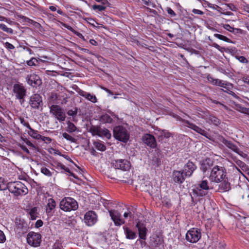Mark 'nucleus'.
Returning a JSON list of instances; mask_svg holds the SVG:
<instances>
[{
	"mask_svg": "<svg viewBox=\"0 0 249 249\" xmlns=\"http://www.w3.org/2000/svg\"><path fill=\"white\" fill-rule=\"evenodd\" d=\"M226 174V169L224 167L215 165L211 170L209 179L212 182L219 183L224 179Z\"/></svg>",
	"mask_w": 249,
	"mask_h": 249,
	"instance_id": "obj_1",
	"label": "nucleus"
},
{
	"mask_svg": "<svg viewBox=\"0 0 249 249\" xmlns=\"http://www.w3.org/2000/svg\"><path fill=\"white\" fill-rule=\"evenodd\" d=\"M7 189L16 196L25 195L28 192L26 186L20 181L12 182L8 183Z\"/></svg>",
	"mask_w": 249,
	"mask_h": 249,
	"instance_id": "obj_2",
	"label": "nucleus"
},
{
	"mask_svg": "<svg viewBox=\"0 0 249 249\" xmlns=\"http://www.w3.org/2000/svg\"><path fill=\"white\" fill-rule=\"evenodd\" d=\"M61 210L65 212H71L77 209L78 205L77 201L73 198L67 197L64 198L59 204Z\"/></svg>",
	"mask_w": 249,
	"mask_h": 249,
	"instance_id": "obj_3",
	"label": "nucleus"
},
{
	"mask_svg": "<svg viewBox=\"0 0 249 249\" xmlns=\"http://www.w3.org/2000/svg\"><path fill=\"white\" fill-rule=\"evenodd\" d=\"M113 136L116 139L124 142H127L129 138L128 131L122 126H117L114 128Z\"/></svg>",
	"mask_w": 249,
	"mask_h": 249,
	"instance_id": "obj_4",
	"label": "nucleus"
},
{
	"mask_svg": "<svg viewBox=\"0 0 249 249\" xmlns=\"http://www.w3.org/2000/svg\"><path fill=\"white\" fill-rule=\"evenodd\" d=\"M50 112L59 122L65 120L66 115L62 108L57 105H52L50 107Z\"/></svg>",
	"mask_w": 249,
	"mask_h": 249,
	"instance_id": "obj_5",
	"label": "nucleus"
},
{
	"mask_svg": "<svg viewBox=\"0 0 249 249\" xmlns=\"http://www.w3.org/2000/svg\"><path fill=\"white\" fill-rule=\"evenodd\" d=\"M201 232L198 229L192 228L186 234V239L190 243H196L201 238Z\"/></svg>",
	"mask_w": 249,
	"mask_h": 249,
	"instance_id": "obj_6",
	"label": "nucleus"
},
{
	"mask_svg": "<svg viewBox=\"0 0 249 249\" xmlns=\"http://www.w3.org/2000/svg\"><path fill=\"white\" fill-rule=\"evenodd\" d=\"M210 189L208 181L207 179H204L201 181L198 185V187L194 190V192L197 196H203L208 194V191Z\"/></svg>",
	"mask_w": 249,
	"mask_h": 249,
	"instance_id": "obj_7",
	"label": "nucleus"
},
{
	"mask_svg": "<svg viewBox=\"0 0 249 249\" xmlns=\"http://www.w3.org/2000/svg\"><path fill=\"white\" fill-rule=\"evenodd\" d=\"M41 236L40 234L34 232H30L27 236V242L31 246L38 247L41 242Z\"/></svg>",
	"mask_w": 249,
	"mask_h": 249,
	"instance_id": "obj_8",
	"label": "nucleus"
},
{
	"mask_svg": "<svg viewBox=\"0 0 249 249\" xmlns=\"http://www.w3.org/2000/svg\"><path fill=\"white\" fill-rule=\"evenodd\" d=\"M13 91L17 99L20 101L21 104L24 102V97L26 96V90L24 87L20 84H15L13 87Z\"/></svg>",
	"mask_w": 249,
	"mask_h": 249,
	"instance_id": "obj_9",
	"label": "nucleus"
},
{
	"mask_svg": "<svg viewBox=\"0 0 249 249\" xmlns=\"http://www.w3.org/2000/svg\"><path fill=\"white\" fill-rule=\"evenodd\" d=\"M93 135H98L100 137H105L107 139L111 137V134L109 131L106 128H102L100 127L92 126L89 129Z\"/></svg>",
	"mask_w": 249,
	"mask_h": 249,
	"instance_id": "obj_10",
	"label": "nucleus"
},
{
	"mask_svg": "<svg viewBox=\"0 0 249 249\" xmlns=\"http://www.w3.org/2000/svg\"><path fill=\"white\" fill-rule=\"evenodd\" d=\"M111 164L116 169L124 171L128 170L130 168V163L129 161L125 159H119L112 160Z\"/></svg>",
	"mask_w": 249,
	"mask_h": 249,
	"instance_id": "obj_11",
	"label": "nucleus"
},
{
	"mask_svg": "<svg viewBox=\"0 0 249 249\" xmlns=\"http://www.w3.org/2000/svg\"><path fill=\"white\" fill-rule=\"evenodd\" d=\"M84 221L88 226H92L94 225L97 221V215L94 211H88L85 214Z\"/></svg>",
	"mask_w": 249,
	"mask_h": 249,
	"instance_id": "obj_12",
	"label": "nucleus"
},
{
	"mask_svg": "<svg viewBox=\"0 0 249 249\" xmlns=\"http://www.w3.org/2000/svg\"><path fill=\"white\" fill-rule=\"evenodd\" d=\"M29 104L32 107L39 109L43 105L42 98L39 94H35L30 97Z\"/></svg>",
	"mask_w": 249,
	"mask_h": 249,
	"instance_id": "obj_13",
	"label": "nucleus"
},
{
	"mask_svg": "<svg viewBox=\"0 0 249 249\" xmlns=\"http://www.w3.org/2000/svg\"><path fill=\"white\" fill-rule=\"evenodd\" d=\"M109 213L116 226H120L124 223V220L121 218V213L117 211L111 210L109 211Z\"/></svg>",
	"mask_w": 249,
	"mask_h": 249,
	"instance_id": "obj_14",
	"label": "nucleus"
},
{
	"mask_svg": "<svg viewBox=\"0 0 249 249\" xmlns=\"http://www.w3.org/2000/svg\"><path fill=\"white\" fill-rule=\"evenodd\" d=\"M196 168V166L189 161L184 166L183 173L186 177H190Z\"/></svg>",
	"mask_w": 249,
	"mask_h": 249,
	"instance_id": "obj_15",
	"label": "nucleus"
},
{
	"mask_svg": "<svg viewBox=\"0 0 249 249\" xmlns=\"http://www.w3.org/2000/svg\"><path fill=\"white\" fill-rule=\"evenodd\" d=\"M142 141L144 143L152 148L156 146V142L154 136L150 134H146L143 136Z\"/></svg>",
	"mask_w": 249,
	"mask_h": 249,
	"instance_id": "obj_16",
	"label": "nucleus"
},
{
	"mask_svg": "<svg viewBox=\"0 0 249 249\" xmlns=\"http://www.w3.org/2000/svg\"><path fill=\"white\" fill-rule=\"evenodd\" d=\"M26 79L28 84L32 86L39 85L41 84V80L39 77L35 74L28 75Z\"/></svg>",
	"mask_w": 249,
	"mask_h": 249,
	"instance_id": "obj_17",
	"label": "nucleus"
},
{
	"mask_svg": "<svg viewBox=\"0 0 249 249\" xmlns=\"http://www.w3.org/2000/svg\"><path fill=\"white\" fill-rule=\"evenodd\" d=\"M186 126L191 129L194 130L198 133L208 138V133L204 129L196 126L195 124L190 123L189 121H186Z\"/></svg>",
	"mask_w": 249,
	"mask_h": 249,
	"instance_id": "obj_18",
	"label": "nucleus"
},
{
	"mask_svg": "<svg viewBox=\"0 0 249 249\" xmlns=\"http://www.w3.org/2000/svg\"><path fill=\"white\" fill-rule=\"evenodd\" d=\"M213 165V162L210 159H206L201 162L200 169L203 173L210 169Z\"/></svg>",
	"mask_w": 249,
	"mask_h": 249,
	"instance_id": "obj_19",
	"label": "nucleus"
},
{
	"mask_svg": "<svg viewBox=\"0 0 249 249\" xmlns=\"http://www.w3.org/2000/svg\"><path fill=\"white\" fill-rule=\"evenodd\" d=\"M78 93L80 95L85 97L86 99L92 103H95L97 101V99L95 95L91 94L90 93L84 91L81 89L78 91Z\"/></svg>",
	"mask_w": 249,
	"mask_h": 249,
	"instance_id": "obj_20",
	"label": "nucleus"
},
{
	"mask_svg": "<svg viewBox=\"0 0 249 249\" xmlns=\"http://www.w3.org/2000/svg\"><path fill=\"white\" fill-rule=\"evenodd\" d=\"M183 172L175 171L173 172V177L174 181L178 183H181L184 180V178L183 175Z\"/></svg>",
	"mask_w": 249,
	"mask_h": 249,
	"instance_id": "obj_21",
	"label": "nucleus"
},
{
	"mask_svg": "<svg viewBox=\"0 0 249 249\" xmlns=\"http://www.w3.org/2000/svg\"><path fill=\"white\" fill-rule=\"evenodd\" d=\"M136 227L138 229L139 235L140 238L142 239H145L146 235V229L140 223H138L136 225Z\"/></svg>",
	"mask_w": 249,
	"mask_h": 249,
	"instance_id": "obj_22",
	"label": "nucleus"
},
{
	"mask_svg": "<svg viewBox=\"0 0 249 249\" xmlns=\"http://www.w3.org/2000/svg\"><path fill=\"white\" fill-rule=\"evenodd\" d=\"M222 142L228 147L237 153H239V149L238 148L232 143L231 141H228L225 139H223L222 140Z\"/></svg>",
	"mask_w": 249,
	"mask_h": 249,
	"instance_id": "obj_23",
	"label": "nucleus"
},
{
	"mask_svg": "<svg viewBox=\"0 0 249 249\" xmlns=\"http://www.w3.org/2000/svg\"><path fill=\"white\" fill-rule=\"evenodd\" d=\"M219 185V189L223 192H227L231 189L230 183L226 180H224Z\"/></svg>",
	"mask_w": 249,
	"mask_h": 249,
	"instance_id": "obj_24",
	"label": "nucleus"
},
{
	"mask_svg": "<svg viewBox=\"0 0 249 249\" xmlns=\"http://www.w3.org/2000/svg\"><path fill=\"white\" fill-rule=\"evenodd\" d=\"M205 119L208 123L213 124L215 125H218V124L220 123L219 120L215 116L212 115H210L206 117Z\"/></svg>",
	"mask_w": 249,
	"mask_h": 249,
	"instance_id": "obj_25",
	"label": "nucleus"
},
{
	"mask_svg": "<svg viewBox=\"0 0 249 249\" xmlns=\"http://www.w3.org/2000/svg\"><path fill=\"white\" fill-rule=\"evenodd\" d=\"M126 238L128 239H134L136 237V233L128 228L124 227Z\"/></svg>",
	"mask_w": 249,
	"mask_h": 249,
	"instance_id": "obj_26",
	"label": "nucleus"
},
{
	"mask_svg": "<svg viewBox=\"0 0 249 249\" xmlns=\"http://www.w3.org/2000/svg\"><path fill=\"white\" fill-rule=\"evenodd\" d=\"M56 206V202L55 200L53 198H49L48 200V203L47 204L46 213H50L51 211L54 209Z\"/></svg>",
	"mask_w": 249,
	"mask_h": 249,
	"instance_id": "obj_27",
	"label": "nucleus"
},
{
	"mask_svg": "<svg viewBox=\"0 0 249 249\" xmlns=\"http://www.w3.org/2000/svg\"><path fill=\"white\" fill-rule=\"evenodd\" d=\"M162 240L159 237H153L150 240V244L153 247H158L162 244Z\"/></svg>",
	"mask_w": 249,
	"mask_h": 249,
	"instance_id": "obj_28",
	"label": "nucleus"
},
{
	"mask_svg": "<svg viewBox=\"0 0 249 249\" xmlns=\"http://www.w3.org/2000/svg\"><path fill=\"white\" fill-rule=\"evenodd\" d=\"M67 126L66 127V130L69 133H73L75 131H78V129L77 127L71 122L68 121L67 122Z\"/></svg>",
	"mask_w": 249,
	"mask_h": 249,
	"instance_id": "obj_29",
	"label": "nucleus"
},
{
	"mask_svg": "<svg viewBox=\"0 0 249 249\" xmlns=\"http://www.w3.org/2000/svg\"><path fill=\"white\" fill-rule=\"evenodd\" d=\"M61 23L62 25L64 27H65V28H67V29H68L69 30L71 31L73 33H74L75 35H76L77 36H78L80 38H81L83 39H84V37L82 35V34H81L79 32H78L76 31L71 27L70 26L68 25L67 24H65V23H63V22H61Z\"/></svg>",
	"mask_w": 249,
	"mask_h": 249,
	"instance_id": "obj_30",
	"label": "nucleus"
},
{
	"mask_svg": "<svg viewBox=\"0 0 249 249\" xmlns=\"http://www.w3.org/2000/svg\"><path fill=\"white\" fill-rule=\"evenodd\" d=\"M28 134L35 139L39 140L41 138V135L38 134V131L32 128L28 131Z\"/></svg>",
	"mask_w": 249,
	"mask_h": 249,
	"instance_id": "obj_31",
	"label": "nucleus"
},
{
	"mask_svg": "<svg viewBox=\"0 0 249 249\" xmlns=\"http://www.w3.org/2000/svg\"><path fill=\"white\" fill-rule=\"evenodd\" d=\"M100 121L102 123H111L112 121V119L107 114L102 115L100 118Z\"/></svg>",
	"mask_w": 249,
	"mask_h": 249,
	"instance_id": "obj_32",
	"label": "nucleus"
},
{
	"mask_svg": "<svg viewBox=\"0 0 249 249\" xmlns=\"http://www.w3.org/2000/svg\"><path fill=\"white\" fill-rule=\"evenodd\" d=\"M29 214L30 218L32 220H35L37 217V208L36 207H34L31 209L29 211Z\"/></svg>",
	"mask_w": 249,
	"mask_h": 249,
	"instance_id": "obj_33",
	"label": "nucleus"
},
{
	"mask_svg": "<svg viewBox=\"0 0 249 249\" xmlns=\"http://www.w3.org/2000/svg\"><path fill=\"white\" fill-rule=\"evenodd\" d=\"M94 145L95 147L100 151H104L106 150V148L105 145L101 142H95Z\"/></svg>",
	"mask_w": 249,
	"mask_h": 249,
	"instance_id": "obj_34",
	"label": "nucleus"
},
{
	"mask_svg": "<svg viewBox=\"0 0 249 249\" xmlns=\"http://www.w3.org/2000/svg\"><path fill=\"white\" fill-rule=\"evenodd\" d=\"M0 29L7 33L11 34H12L13 33V29L7 27L4 24H0Z\"/></svg>",
	"mask_w": 249,
	"mask_h": 249,
	"instance_id": "obj_35",
	"label": "nucleus"
},
{
	"mask_svg": "<svg viewBox=\"0 0 249 249\" xmlns=\"http://www.w3.org/2000/svg\"><path fill=\"white\" fill-rule=\"evenodd\" d=\"M27 64L30 66H36L40 64V62L36 58L33 57L27 62Z\"/></svg>",
	"mask_w": 249,
	"mask_h": 249,
	"instance_id": "obj_36",
	"label": "nucleus"
},
{
	"mask_svg": "<svg viewBox=\"0 0 249 249\" xmlns=\"http://www.w3.org/2000/svg\"><path fill=\"white\" fill-rule=\"evenodd\" d=\"M63 137L66 139L67 140L71 142H76V140L75 138L71 136L68 133L64 132L62 134Z\"/></svg>",
	"mask_w": 249,
	"mask_h": 249,
	"instance_id": "obj_37",
	"label": "nucleus"
},
{
	"mask_svg": "<svg viewBox=\"0 0 249 249\" xmlns=\"http://www.w3.org/2000/svg\"><path fill=\"white\" fill-rule=\"evenodd\" d=\"M41 172L47 177H51L52 176L51 172L45 167L41 168Z\"/></svg>",
	"mask_w": 249,
	"mask_h": 249,
	"instance_id": "obj_38",
	"label": "nucleus"
},
{
	"mask_svg": "<svg viewBox=\"0 0 249 249\" xmlns=\"http://www.w3.org/2000/svg\"><path fill=\"white\" fill-rule=\"evenodd\" d=\"M214 36L215 37H216V38H217L220 40H223L224 41H226V42L230 41V39L224 36H223V35H221L220 34H214Z\"/></svg>",
	"mask_w": 249,
	"mask_h": 249,
	"instance_id": "obj_39",
	"label": "nucleus"
},
{
	"mask_svg": "<svg viewBox=\"0 0 249 249\" xmlns=\"http://www.w3.org/2000/svg\"><path fill=\"white\" fill-rule=\"evenodd\" d=\"M7 188V185L5 183L4 178H0V190H4Z\"/></svg>",
	"mask_w": 249,
	"mask_h": 249,
	"instance_id": "obj_40",
	"label": "nucleus"
},
{
	"mask_svg": "<svg viewBox=\"0 0 249 249\" xmlns=\"http://www.w3.org/2000/svg\"><path fill=\"white\" fill-rule=\"evenodd\" d=\"M92 9L95 10H98L99 11H102L106 9V7L103 5L94 4L92 6Z\"/></svg>",
	"mask_w": 249,
	"mask_h": 249,
	"instance_id": "obj_41",
	"label": "nucleus"
},
{
	"mask_svg": "<svg viewBox=\"0 0 249 249\" xmlns=\"http://www.w3.org/2000/svg\"><path fill=\"white\" fill-rule=\"evenodd\" d=\"M235 58L241 63H248V60L247 59L243 56H236Z\"/></svg>",
	"mask_w": 249,
	"mask_h": 249,
	"instance_id": "obj_42",
	"label": "nucleus"
},
{
	"mask_svg": "<svg viewBox=\"0 0 249 249\" xmlns=\"http://www.w3.org/2000/svg\"><path fill=\"white\" fill-rule=\"evenodd\" d=\"M77 108L75 107L74 110H69L67 112V114L69 116H75L77 113Z\"/></svg>",
	"mask_w": 249,
	"mask_h": 249,
	"instance_id": "obj_43",
	"label": "nucleus"
},
{
	"mask_svg": "<svg viewBox=\"0 0 249 249\" xmlns=\"http://www.w3.org/2000/svg\"><path fill=\"white\" fill-rule=\"evenodd\" d=\"M6 240V237L4 232L0 230V243H4Z\"/></svg>",
	"mask_w": 249,
	"mask_h": 249,
	"instance_id": "obj_44",
	"label": "nucleus"
},
{
	"mask_svg": "<svg viewBox=\"0 0 249 249\" xmlns=\"http://www.w3.org/2000/svg\"><path fill=\"white\" fill-rule=\"evenodd\" d=\"M40 139L46 143H50L52 142V139L50 137L41 136V138H40Z\"/></svg>",
	"mask_w": 249,
	"mask_h": 249,
	"instance_id": "obj_45",
	"label": "nucleus"
},
{
	"mask_svg": "<svg viewBox=\"0 0 249 249\" xmlns=\"http://www.w3.org/2000/svg\"><path fill=\"white\" fill-rule=\"evenodd\" d=\"M170 133L165 130H162L161 132V137H163V138L168 139L170 137Z\"/></svg>",
	"mask_w": 249,
	"mask_h": 249,
	"instance_id": "obj_46",
	"label": "nucleus"
},
{
	"mask_svg": "<svg viewBox=\"0 0 249 249\" xmlns=\"http://www.w3.org/2000/svg\"><path fill=\"white\" fill-rule=\"evenodd\" d=\"M166 11L172 17H175L176 16L175 12L170 7H167Z\"/></svg>",
	"mask_w": 249,
	"mask_h": 249,
	"instance_id": "obj_47",
	"label": "nucleus"
},
{
	"mask_svg": "<svg viewBox=\"0 0 249 249\" xmlns=\"http://www.w3.org/2000/svg\"><path fill=\"white\" fill-rule=\"evenodd\" d=\"M223 27L225 29H226L227 31H229L231 32H233L234 30V29L233 27H231L229 24H224L223 25Z\"/></svg>",
	"mask_w": 249,
	"mask_h": 249,
	"instance_id": "obj_48",
	"label": "nucleus"
},
{
	"mask_svg": "<svg viewBox=\"0 0 249 249\" xmlns=\"http://www.w3.org/2000/svg\"><path fill=\"white\" fill-rule=\"evenodd\" d=\"M207 4L208 7L214 9H221V8L219 7L218 6L216 5H214L212 3H210L208 2H207Z\"/></svg>",
	"mask_w": 249,
	"mask_h": 249,
	"instance_id": "obj_49",
	"label": "nucleus"
},
{
	"mask_svg": "<svg viewBox=\"0 0 249 249\" xmlns=\"http://www.w3.org/2000/svg\"><path fill=\"white\" fill-rule=\"evenodd\" d=\"M20 122L21 123L25 126H26V127H27L29 129H30V128H31L29 124L26 122L24 119H20Z\"/></svg>",
	"mask_w": 249,
	"mask_h": 249,
	"instance_id": "obj_50",
	"label": "nucleus"
},
{
	"mask_svg": "<svg viewBox=\"0 0 249 249\" xmlns=\"http://www.w3.org/2000/svg\"><path fill=\"white\" fill-rule=\"evenodd\" d=\"M4 46L8 50H13L15 48V47L12 44L7 42L5 43Z\"/></svg>",
	"mask_w": 249,
	"mask_h": 249,
	"instance_id": "obj_51",
	"label": "nucleus"
},
{
	"mask_svg": "<svg viewBox=\"0 0 249 249\" xmlns=\"http://www.w3.org/2000/svg\"><path fill=\"white\" fill-rule=\"evenodd\" d=\"M192 12L196 15H202L204 14V12L200 10L196 9H193L192 10Z\"/></svg>",
	"mask_w": 249,
	"mask_h": 249,
	"instance_id": "obj_52",
	"label": "nucleus"
},
{
	"mask_svg": "<svg viewBox=\"0 0 249 249\" xmlns=\"http://www.w3.org/2000/svg\"><path fill=\"white\" fill-rule=\"evenodd\" d=\"M43 222L41 220H38L36 223V227L39 228L42 226Z\"/></svg>",
	"mask_w": 249,
	"mask_h": 249,
	"instance_id": "obj_53",
	"label": "nucleus"
},
{
	"mask_svg": "<svg viewBox=\"0 0 249 249\" xmlns=\"http://www.w3.org/2000/svg\"><path fill=\"white\" fill-rule=\"evenodd\" d=\"M24 142L27 144V145H28L29 146L34 148H36L35 146L29 140L26 139V140L24 141Z\"/></svg>",
	"mask_w": 249,
	"mask_h": 249,
	"instance_id": "obj_54",
	"label": "nucleus"
},
{
	"mask_svg": "<svg viewBox=\"0 0 249 249\" xmlns=\"http://www.w3.org/2000/svg\"><path fill=\"white\" fill-rule=\"evenodd\" d=\"M207 79H208V80L209 81V82L210 83H211L213 85V84L214 81V79H215L214 78H213V77H212L211 76L209 75L207 76Z\"/></svg>",
	"mask_w": 249,
	"mask_h": 249,
	"instance_id": "obj_55",
	"label": "nucleus"
},
{
	"mask_svg": "<svg viewBox=\"0 0 249 249\" xmlns=\"http://www.w3.org/2000/svg\"><path fill=\"white\" fill-rule=\"evenodd\" d=\"M227 85V84L225 83V81L222 80H220L219 84H218V86H220L223 88H226V86Z\"/></svg>",
	"mask_w": 249,
	"mask_h": 249,
	"instance_id": "obj_56",
	"label": "nucleus"
},
{
	"mask_svg": "<svg viewBox=\"0 0 249 249\" xmlns=\"http://www.w3.org/2000/svg\"><path fill=\"white\" fill-rule=\"evenodd\" d=\"M241 112H242L244 113H246L249 115V108H245V107H242V109L241 110Z\"/></svg>",
	"mask_w": 249,
	"mask_h": 249,
	"instance_id": "obj_57",
	"label": "nucleus"
},
{
	"mask_svg": "<svg viewBox=\"0 0 249 249\" xmlns=\"http://www.w3.org/2000/svg\"><path fill=\"white\" fill-rule=\"evenodd\" d=\"M101 89H103L104 90L106 91V92H107L109 95H112L113 93V92L109 89H108L105 88V87H101Z\"/></svg>",
	"mask_w": 249,
	"mask_h": 249,
	"instance_id": "obj_58",
	"label": "nucleus"
},
{
	"mask_svg": "<svg viewBox=\"0 0 249 249\" xmlns=\"http://www.w3.org/2000/svg\"><path fill=\"white\" fill-rule=\"evenodd\" d=\"M20 148L26 153L29 154V151L28 148L25 145H21Z\"/></svg>",
	"mask_w": 249,
	"mask_h": 249,
	"instance_id": "obj_59",
	"label": "nucleus"
},
{
	"mask_svg": "<svg viewBox=\"0 0 249 249\" xmlns=\"http://www.w3.org/2000/svg\"><path fill=\"white\" fill-rule=\"evenodd\" d=\"M242 80L245 83H247L249 84V76L243 77Z\"/></svg>",
	"mask_w": 249,
	"mask_h": 249,
	"instance_id": "obj_60",
	"label": "nucleus"
},
{
	"mask_svg": "<svg viewBox=\"0 0 249 249\" xmlns=\"http://www.w3.org/2000/svg\"><path fill=\"white\" fill-rule=\"evenodd\" d=\"M16 223L17 226L18 228L21 229L24 226V223L23 222H22L21 224L19 223V225L18 224L17 221H16Z\"/></svg>",
	"mask_w": 249,
	"mask_h": 249,
	"instance_id": "obj_61",
	"label": "nucleus"
},
{
	"mask_svg": "<svg viewBox=\"0 0 249 249\" xmlns=\"http://www.w3.org/2000/svg\"><path fill=\"white\" fill-rule=\"evenodd\" d=\"M52 150L53 151V153L55 155H59L61 156H62V155L61 153L57 150H56L55 149H52Z\"/></svg>",
	"mask_w": 249,
	"mask_h": 249,
	"instance_id": "obj_62",
	"label": "nucleus"
},
{
	"mask_svg": "<svg viewBox=\"0 0 249 249\" xmlns=\"http://www.w3.org/2000/svg\"><path fill=\"white\" fill-rule=\"evenodd\" d=\"M52 249H61V247L59 244H54L53 246V247Z\"/></svg>",
	"mask_w": 249,
	"mask_h": 249,
	"instance_id": "obj_63",
	"label": "nucleus"
},
{
	"mask_svg": "<svg viewBox=\"0 0 249 249\" xmlns=\"http://www.w3.org/2000/svg\"><path fill=\"white\" fill-rule=\"evenodd\" d=\"M213 46L214 47H215V48H216L217 49H218V50L221 51L222 48L220 46H219L218 44H217L216 43H213Z\"/></svg>",
	"mask_w": 249,
	"mask_h": 249,
	"instance_id": "obj_64",
	"label": "nucleus"
}]
</instances>
